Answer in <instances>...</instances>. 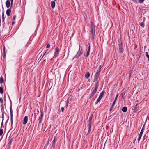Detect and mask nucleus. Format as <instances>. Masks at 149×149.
I'll use <instances>...</instances> for the list:
<instances>
[{
    "label": "nucleus",
    "mask_w": 149,
    "mask_h": 149,
    "mask_svg": "<svg viewBox=\"0 0 149 149\" xmlns=\"http://www.w3.org/2000/svg\"><path fill=\"white\" fill-rule=\"evenodd\" d=\"M99 82H97L95 84L94 88L93 89V90L92 93L90 94V95L89 96V98L90 99L94 95V94L96 92V91L97 90L98 87L99 86Z\"/></svg>",
    "instance_id": "obj_1"
},
{
    "label": "nucleus",
    "mask_w": 149,
    "mask_h": 149,
    "mask_svg": "<svg viewBox=\"0 0 149 149\" xmlns=\"http://www.w3.org/2000/svg\"><path fill=\"white\" fill-rule=\"evenodd\" d=\"M91 36L93 39L94 38V36L95 35V28L93 25V24H91Z\"/></svg>",
    "instance_id": "obj_2"
},
{
    "label": "nucleus",
    "mask_w": 149,
    "mask_h": 149,
    "mask_svg": "<svg viewBox=\"0 0 149 149\" xmlns=\"http://www.w3.org/2000/svg\"><path fill=\"white\" fill-rule=\"evenodd\" d=\"M56 137L55 136L54 137V139L52 141L51 143V147L53 149L54 148L55 145V143L56 142Z\"/></svg>",
    "instance_id": "obj_3"
},
{
    "label": "nucleus",
    "mask_w": 149,
    "mask_h": 149,
    "mask_svg": "<svg viewBox=\"0 0 149 149\" xmlns=\"http://www.w3.org/2000/svg\"><path fill=\"white\" fill-rule=\"evenodd\" d=\"M59 53V49L58 47H56V49L55 52L54 53V57H56L58 56Z\"/></svg>",
    "instance_id": "obj_4"
},
{
    "label": "nucleus",
    "mask_w": 149,
    "mask_h": 149,
    "mask_svg": "<svg viewBox=\"0 0 149 149\" xmlns=\"http://www.w3.org/2000/svg\"><path fill=\"white\" fill-rule=\"evenodd\" d=\"M40 112L41 115L39 117L38 119L39 123H41L42 121V120L43 115V112L42 111H41Z\"/></svg>",
    "instance_id": "obj_5"
},
{
    "label": "nucleus",
    "mask_w": 149,
    "mask_h": 149,
    "mask_svg": "<svg viewBox=\"0 0 149 149\" xmlns=\"http://www.w3.org/2000/svg\"><path fill=\"white\" fill-rule=\"evenodd\" d=\"M82 50L79 51L77 53L76 55L74 58H74H78L82 54Z\"/></svg>",
    "instance_id": "obj_6"
},
{
    "label": "nucleus",
    "mask_w": 149,
    "mask_h": 149,
    "mask_svg": "<svg viewBox=\"0 0 149 149\" xmlns=\"http://www.w3.org/2000/svg\"><path fill=\"white\" fill-rule=\"evenodd\" d=\"M144 130V129L143 128L141 130V131L139 134V137L138 138V140L139 142L140 141V140L143 134Z\"/></svg>",
    "instance_id": "obj_7"
},
{
    "label": "nucleus",
    "mask_w": 149,
    "mask_h": 149,
    "mask_svg": "<svg viewBox=\"0 0 149 149\" xmlns=\"http://www.w3.org/2000/svg\"><path fill=\"white\" fill-rule=\"evenodd\" d=\"M101 65H100L98 67V70L96 72V73L95 74V75L99 77V76L100 75V72L101 71Z\"/></svg>",
    "instance_id": "obj_8"
},
{
    "label": "nucleus",
    "mask_w": 149,
    "mask_h": 149,
    "mask_svg": "<svg viewBox=\"0 0 149 149\" xmlns=\"http://www.w3.org/2000/svg\"><path fill=\"white\" fill-rule=\"evenodd\" d=\"M28 120V117L27 116H25L23 120V123L24 125H26V124Z\"/></svg>",
    "instance_id": "obj_9"
},
{
    "label": "nucleus",
    "mask_w": 149,
    "mask_h": 149,
    "mask_svg": "<svg viewBox=\"0 0 149 149\" xmlns=\"http://www.w3.org/2000/svg\"><path fill=\"white\" fill-rule=\"evenodd\" d=\"M122 43H121L120 45H119V51L120 53H122L123 52V49L122 48Z\"/></svg>",
    "instance_id": "obj_10"
},
{
    "label": "nucleus",
    "mask_w": 149,
    "mask_h": 149,
    "mask_svg": "<svg viewBox=\"0 0 149 149\" xmlns=\"http://www.w3.org/2000/svg\"><path fill=\"white\" fill-rule=\"evenodd\" d=\"M11 0H7V1L6 2V5L7 8H8L10 7V1Z\"/></svg>",
    "instance_id": "obj_11"
},
{
    "label": "nucleus",
    "mask_w": 149,
    "mask_h": 149,
    "mask_svg": "<svg viewBox=\"0 0 149 149\" xmlns=\"http://www.w3.org/2000/svg\"><path fill=\"white\" fill-rule=\"evenodd\" d=\"M11 12V10L10 9H8L6 11V14L8 16H10Z\"/></svg>",
    "instance_id": "obj_12"
},
{
    "label": "nucleus",
    "mask_w": 149,
    "mask_h": 149,
    "mask_svg": "<svg viewBox=\"0 0 149 149\" xmlns=\"http://www.w3.org/2000/svg\"><path fill=\"white\" fill-rule=\"evenodd\" d=\"M55 3L54 1H52L51 2V7L52 9H54L55 6Z\"/></svg>",
    "instance_id": "obj_13"
},
{
    "label": "nucleus",
    "mask_w": 149,
    "mask_h": 149,
    "mask_svg": "<svg viewBox=\"0 0 149 149\" xmlns=\"http://www.w3.org/2000/svg\"><path fill=\"white\" fill-rule=\"evenodd\" d=\"M10 113L11 120V123H13V114L12 110L11 108H10Z\"/></svg>",
    "instance_id": "obj_14"
},
{
    "label": "nucleus",
    "mask_w": 149,
    "mask_h": 149,
    "mask_svg": "<svg viewBox=\"0 0 149 149\" xmlns=\"http://www.w3.org/2000/svg\"><path fill=\"white\" fill-rule=\"evenodd\" d=\"M127 110V108L126 107H124L122 109V111L124 112H125Z\"/></svg>",
    "instance_id": "obj_15"
},
{
    "label": "nucleus",
    "mask_w": 149,
    "mask_h": 149,
    "mask_svg": "<svg viewBox=\"0 0 149 149\" xmlns=\"http://www.w3.org/2000/svg\"><path fill=\"white\" fill-rule=\"evenodd\" d=\"M90 76V73H89V72H87L86 73L85 77L86 78L88 79L89 78Z\"/></svg>",
    "instance_id": "obj_16"
},
{
    "label": "nucleus",
    "mask_w": 149,
    "mask_h": 149,
    "mask_svg": "<svg viewBox=\"0 0 149 149\" xmlns=\"http://www.w3.org/2000/svg\"><path fill=\"white\" fill-rule=\"evenodd\" d=\"M98 78H99L98 76L95 75L94 78V79L93 81L94 82L96 81L97 80Z\"/></svg>",
    "instance_id": "obj_17"
},
{
    "label": "nucleus",
    "mask_w": 149,
    "mask_h": 149,
    "mask_svg": "<svg viewBox=\"0 0 149 149\" xmlns=\"http://www.w3.org/2000/svg\"><path fill=\"white\" fill-rule=\"evenodd\" d=\"M88 133H89L91 131V124L89 123L88 125Z\"/></svg>",
    "instance_id": "obj_18"
},
{
    "label": "nucleus",
    "mask_w": 149,
    "mask_h": 149,
    "mask_svg": "<svg viewBox=\"0 0 149 149\" xmlns=\"http://www.w3.org/2000/svg\"><path fill=\"white\" fill-rule=\"evenodd\" d=\"M4 82V79L3 77H1L0 78V82L1 83H2Z\"/></svg>",
    "instance_id": "obj_19"
},
{
    "label": "nucleus",
    "mask_w": 149,
    "mask_h": 149,
    "mask_svg": "<svg viewBox=\"0 0 149 149\" xmlns=\"http://www.w3.org/2000/svg\"><path fill=\"white\" fill-rule=\"evenodd\" d=\"M0 93L1 94H3V88L1 87H0Z\"/></svg>",
    "instance_id": "obj_20"
},
{
    "label": "nucleus",
    "mask_w": 149,
    "mask_h": 149,
    "mask_svg": "<svg viewBox=\"0 0 149 149\" xmlns=\"http://www.w3.org/2000/svg\"><path fill=\"white\" fill-rule=\"evenodd\" d=\"M140 25L143 28H144V22H142L140 24Z\"/></svg>",
    "instance_id": "obj_21"
},
{
    "label": "nucleus",
    "mask_w": 149,
    "mask_h": 149,
    "mask_svg": "<svg viewBox=\"0 0 149 149\" xmlns=\"http://www.w3.org/2000/svg\"><path fill=\"white\" fill-rule=\"evenodd\" d=\"M104 93V91L102 92V93H100V95L99 96H100V97H102L103 96Z\"/></svg>",
    "instance_id": "obj_22"
},
{
    "label": "nucleus",
    "mask_w": 149,
    "mask_h": 149,
    "mask_svg": "<svg viewBox=\"0 0 149 149\" xmlns=\"http://www.w3.org/2000/svg\"><path fill=\"white\" fill-rule=\"evenodd\" d=\"M89 54V52H87L86 54L85 55V56L86 57H87L88 56Z\"/></svg>",
    "instance_id": "obj_23"
},
{
    "label": "nucleus",
    "mask_w": 149,
    "mask_h": 149,
    "mask_svg": "<svg viewBox=\"0 0 149 149\" xmlns=\"http://www.w3.org/2000/svg\"><path fill=\"white\" fill-rule=\"evenodd\" d=\"M3 133V130L2 129H0V136H1Z\"/></svg>",
    "instance_id": "obj_24"
},
{
    "label": "nucleus",
    "mask_w": 149,
    "mask_h": 149,
    "mask_svg": "<svg viewBox=\"0 0 149 149\" xmlns=\"http://www.w3.org/2000/svg\"><path fill=\"white\" fill-rule=\"evenodd\" d=\"M2 20L3 22H4L5 20V17L4 15H2Z\"/></svg>",
    "instance_id": "obj_25"
},
{
    "label": "nucleus",
    "mask_w": 149,
    "mask_h": 149,
    "mask_svg": "<svg viewBox=\"0 0 149 149\" xmlns=\"http://www.w3.org/2000/svg\"><path fill=\"white\" fill-rule=\"evenodd\" d=\"M92 120V117H90L89 119V123L91 124V122Z\"/></svg>",
    "instance_id": "obj_26"
},
{
    "label": "nucleus",
    "mask_w": 149,
    "mask_h": 149,
    "mask_svg": "<svg viewBox=\"0 0 149 149\" xmlns=\"http://www.w3.org/2000/svg\"><path fill=\"white\" fill-rule=\"evenodd\" d=\"M68 100H67L66 101V107H67L68 106Z\"/></svg>",
    "instance_id": "obj_27"
},
{
    "label": "nucleus",
    "mask_w": 149,
    "mask_h": 149,
    "mask_svg": "<svg viewBox=\"0 0 149 149\" xmlns=\"http://www.w3.org/2000/svg\"><path fill=\"white\" fill-rule=\"evenodd\" d=\"M144 0H140L139 1V3H143Z\"/></svg>",
    "instance_id": "obj_28"
},
{
    "label": "nucleus",
    "mask_w": 149,
    "mask_h": 149,
    "mask_svg": "<svg viewBox=\"0 0 149 149\" xmlns=\"http://www.w3.org/2000/svg\"><path fill=\"white\" fill-rule=\"evenodd\" d=\"M116 100H115V99H114V101L113 102V103L112 104V105L113 106H114V105L115 104V103L116 102Z\"/></svg>",
    "instance_id": "obj_29"
},
{
    "label": "nucleus",
    "mask_w": 149,
    "mask_h": 149,
    "mask_svg": "<svg viewBox=\"0 0 149 149\" xmlns=\"http://www.w3.org/2000/svg\"><path fill=\"white\" fill-rule=\"evenodd\" d=\"M138 104H137L136 105H135V108L136 109H137L139 107L138 106Z\"/></svg>",
    "instance_id": "obj_30"
},
{
    "label": "nucleus",
    "mask_w": 149,
    "mask_h": 149,
    "mask_svg": "<svg viewBox=\"0 0 149 149\" xmlns=\"http://www.w3.org/2000/svg\"><path fill=\"white\" fill-rule=\"evenodd\" d=\"M3 57L4 58L5 57L6 55V53L5 52V51H3Z\"/></svg>",
    "instance_id": "obj_31"
},
{
    "label": "nucleus",
    "mask_w": 149,
    "mask_h": 149,
    "mask_svg": "<svg viewBox=\"0 0 149 149\" xmlns=\"http://www.w3.org/2000/svg\"><path fill=\"white\" fill-rule=\"evenodd\" d=\"M50 47V45L49 44H48L47 45V46L46 47V48H49Z\"/></svg>",
    "instance_id": "obj_32"
},
{
    "label": "nucleus",
    "mask_w": 149,
    "mask_h": 149,
    "mask_svg": "<svg viewBox=\"0 0 149 149\" xmlns=\"http://www.w3.org/2000/svg\"><path fill=\"white\" fill-rule=\"evenodd\" d=\"M118 95H118V94H117V95H116V97L115 98V100H117V98L118 97Z\"/></svg>",
    "instance_id": "obj_33"
},
{
    "label": "nucleus",
    "mask_w": 149,
    "mask_h": 149,
    "mask_svg": "<svg viewBox=\"0 0 149 149\" xmlns=\"http://www.w3.org/2000/svg\"><path fill=\"white\" fill-rule=\"evenodd\" d=\"M114 106H113V105H112V106H111V107L110 109V111H112L113 108V107Z\"/></svg>",
    "instance_id": "obj_34"
},
{
    "label": "nucleus",
    "mask_w": 149,
    "mask_h": 149,
    "mask_svg": "<svg viewBox=\"0 0 149 149\" xmlns=\"http://www.w3.org/2000/svg\"><path fill=\"white\" fill-rule=\"evenodd\" d=\"M12 139H11L10 140V141L8 143V144L10 145H11V142H12Z\"/></svg>",
    "instance_id": "obj_35"
},
{
    "label": "nucleus",
    "mask_w": 149,
    "mask_h": 149,
    "mask_svg": "<svg viewBox=\"0 0 149 149\" xmlns=\"http://www.w3.org/2000/svg\"><path fill=\"white\" fill-rule=\"evenodd\" d=\"M0 102L1 103H3V99H1V98L0 97Z\"/></svg>",
    "instance_id": "obj_36"
},
{
    "label": "nucleus",
    "mask_w": 149,
    "mask_h": 149,
    "mask_svg": "<svg viewBox=\"0 0 149 149\" xmlns=\"http://www.w3.org/2000/svg\"><path fill=\"white\" fill-rule=\"evenodd\" d=\"M64 109V107H61V111L62 112H63V111Z\"/></svg>",
    "instance_id": "obj_37"
},
{
    "label": "nucleus",
    "mask_w": 149,
    "mask_h": 149,
    "mask_svg": "<svg viewBox=\"0 0 149 149\" xmlns=\"http://www.w3.org/2000/svg\"><path fill=\"white\" fill-rule=\"evenodd\" d=\"M147 57L148 59V61H149V55H147V56H146Z\"/></svg>",
    "instance_id": "obj_38"
},
{
    "label": "nucleus",
    "mask_w": 149,
    "mask_h": 149,
    "mask_svg": "<svg viewBox=\"0 0 149 149\" xmlns=\"http://www.w3.org/2000/svg\"><path fill=\"white\" fill-rule=\"evenodd\" d=\"M15 18H16V16H14L13 17V19L14 20H15Z\"/></svg>",
    "instance_id": "obj_39"
},
{
    "label": "nucleus",
    "mask_w": 149,
    "mask_h": 149,
    "mask_svg": "<svg viewBox=\"0 0 149 149\" xmlns=\"http://www.w3.org/2000/svg\"><path fill=\"white\" fill-rule=\"evenodd\" d=\"M11 5L12 6L13 5V0H11Z\"/></svg>",
    "instance_id": "obj_40"
},
{
    "label": "nucleus",
    "mask_w": 149,
    "mask_h": 149,
    "mask_svg": "<svg viewBox=\"0 0 149 149\" xmlns=\"http://www.w3.org/2000/svg\"><path fill=\"white\" fill-rule=\"evenodd\" d=\"M100 99H99L98 98L97 100V102H99L100 101Z\"/></svg>",
    "instance_id": "obj_41"
},
{
    "label": "nucleus",
    "mask_w": 149,
    "mask_h": 149,
    "mask_svg": "<svg viewBox=\"0 0 149 149\" xmlns=\"http://www.w3.org/2000/svg\"><path fill=\"white\" fill-rule=\"evenodd\" d=\"M102 97H100V96H99V97L98 98L100 100H101V99L102 98Z\"/></svg>",
    "instance_id": "obj_42"
},
{
    "label": "nucleus",
    "mask_w": 149,
    "mask_h": 149,
    "mask_svg": "<svg viewBox=\"0 0 149 149\" xmlns=\"http://www.w3.org/2000/svg\"><path fill=\"white\" fill-rule=\"evenodd\" d=\"M102 97H100V96H99V97L98 98L100 100H101V99L102 98Z\"/></svg>",
    "instance_id": "obj_43"
},
{
    "label": "nucleus",
    "mask_w": 149,
    "mask_h": 149,
    "mask_svg": "<svg viewBox=\"0 0 149 149\" xmlns=\"http://www.w3.org/2000/svg\"><path fill=\"white\" fill-rule=\"evenodd\" d=\"M3 121L2 122V123H1V128L2 127V126L3 125Z\"/></svg>",
    "instance_id": "obj_44"
},
{
    "label": "nucleus",
    "mask_w": 149,
    "mask_h": 149,
    "mask_svg": "<svg viewBox=\"0 0 149 149\" xmlns=\"http://www.w3.org/2000/svg\"><path fill=\"white\" fill-rule=\"evenodd\" d=\"M90 49L88 48V50L87 52H90Z\"/></svg>",
    "instance_id": "obj_45"
},
{
    "label": "nucleus",
    "mask_w": 149,
    "mask_h": 149,
    "mask_svg": "<svg viewBox=\"0 0 149 149\" xmlns=\"http://www.w3.org/2000/svg\"><path fill=\"white\" fill-rule=\"evenodd\" d=\"M5 51V46H4V47H3V51Z\"/></svg>",
    "instance_id": "obj_46"
},
{
    "label": "nucleus",
    "mask_w": 149,
    "mask_h": 149,
    "mask_svg": "<svg viewBox=\"0 0 149 149\" xmlns=\"http://www.w3.org/2000/svg\"><path fill=\"white\" fill-rule=\"evenodd\" d=\"M88 45H88V48L90 49V45L89 44H88Z\"/></svg>",
    "instance_id": "obj_47"
},
{
    "label": "nucleus",
    "mask_w": 149,
    "mask_h": 149,
    "mask_svg": "<svg viewBox=\"0 0 149 149\" xmlns=\"http://www.w3.org/2000/svg\"><path fill=\"white\" fill-rule=\"evenodd\" d=\"M99 102H97V101L95 103V104H97Z\"/></svg>",
    "instance_id": "obj_48"
},
{
    "label": "nucleus",
    "mask_w": 149,
    "mask_h": 149,
    "mask_svg": "<svg viewBox=\"0 0 149 149\" xmlns=\"http://www.w3.org/2000/svg\"><path fill=\"white\" fill-rule=\"evenodd\" d=\"M147 55H148V53L147 52H146V56H147Z\"/></svg>",
    "instance_id": "obj_49"
},
{
    "label": "nucleus",
    "mask_w": 149,
    "mask_h": 149,
    "mask_svg": "<svg viewBox=\"0 0 149 149\" xmlns=\"http://www.w3.org/2000/svg\"><path fill=\"white\" fill-rule=\"evenodd\" d=\"M2 15H4V12H3V10Z\"/></svg>",
    "instance_id": "obj_50"
},
{
    "label": "nucleus",
    "mask_w": 149,
    "mask_h": 149,
    "mask_svg": "<svg viewBox=\"0 0 149 149\" xmlns=\"http://www.w3.org/2000/svg\"><path fill=\"white\" fill-rule=\"evenodd\" d=\"M130 76H131V74H130H130H129V78H130Z\"/></svg>",
    "instance_id": "obj_51"
},
{
    "label": "nucleus",
    "mask_w": 149,
    "mask_h": 149,
    "mask_svg": "<svg viewBox=\"0 0 149 149\" xmlns=\"http://www.w3.org/2000/svg\"><path fill=\"white\" fill-rule=\"evenodd\" d=\"M14 23H15V22H13L12 23V24H14Z\"/></svg>",
    "instance_id": "obj_52"
},
{
    "label": "nucleus",
    "mask_w": 149,
    "mask_h": 149,
    "mask_svg": "<svg viewBox=\"0 0 149 149\" xmlns=\"http://www.w3.org/2000/svg\"><path fill=\"white\" fill-rule=\"evenodd\" d=\"M44 55H45V54H43V56H42V57H43L44 56Z\"/></svg>",
    "instance_id": "obj_53"
},
{
    "label": "nucleus",
    "mask_w": 149,
    "mask_h": 149,
    "mask_svg": "<svg viewBox=\"0 0 149 149\" xmlns=\"http://www.w3.org/2000/svg\"><path fill=\"white\" fill-rule=\"evenodd\" d=\"M54 1H56V0H54Z\"/></svg>",
    "instance_id": "obj_54"
},
{
    "label": "nucleus",
    "mask_w": 149,
    "mask_h": 149,
    "mask_svg": "<svg viewBox=\"0 0 149 149\" xmlns=\"http://www.w3.org/2000/svg\"><path fill=\"white\" fill-rule=\"evenodd\" d=\"M135 149H136V148H135Z\"/></svg>",
    "instance_id": "obj_55"
},
{
    "label": "nucleus",
    "mask_w": 149,
    "mask_h": 149,
    "mask_svg": "<svg viewBox=\"0 0 149 149\" xmlns=\"http://www.w3.org/2000/svg\"><path fill=\"white\" fill-rule=\"evenodd\" d=\"M103 149H104V148H103Z\"/></svg>",
    "instance_id": "obj_56"
}]
</instances>
